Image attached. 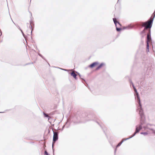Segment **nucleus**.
I'll return each mask as SVG.
<instances>
[{"mask_svg": "<svg viewBox=\"0 0 155 155\" xmlns=\"http://www.w3.org/2000/svg\"><path fill=\"white\" fill-rule=\"evenodd\" d=\"M153 17H151L148 20L144 22H141L139 23L137 25L138 26H140V28L144 27V29L141 31L140 35L147 34V37L146 38V51L147 52H149V42L151 40L150 35V29L151 28L154 18L155 17V10L153 13Z\"/></svg>", "mask_w": 155, "mask_h": 155, "instance_id": "f257e3e1", "label": "nucleus"}, {"mask_svg": "<svg viewBox=\"0 0 155 155\" xmlns=\"http://www.w3.org/2000/svg\"><path fill=\"white\" fill-rule=\"evenodd\" d=\"M138 112L140 116V123L139 125L136 126L135 131L137 132L138 131V133L139 132L140 130L143 128L144 130L149 129L151 130L153 133L155 134V130L153 129L150 128L149 127V126H151L152 125V124H147L146 126H143V125L145 124H146L145 117L144 115L143 110L138 111Z\"/></svg>", "mask_w": 155, "mask_h": 155, "instance_id": "f03ea898", "label": "nucleus"}, {"mask_svg": "<svg viewBox=\"0 0 155 155\" xmlns=\"http://www.w3.org/2000/svg\"><path fill=\"white\" fill-rule=\"evenodd\" d=\"M134 89V91L135 92L134 96L135 98L138 103V105L137 106V110H138V111L143 110L142 108V105L141 104L140 100V99L139 95L137 91V90L136 88Z\"/></svg>", "mask_w": 155, "mask_h": 155, "instance_id": "7ed1b4c3", "label": "nucleus"}, {"mask_svg": "<svg viewBox=\"0 0 155 155\" xmlns=\"http://www.w3.org/2000/svg\"><path fill=\"white\" fill-rule=\"evenodd\" d=\"M52 131H53V142H52V148H53V143H55V142L57 141L58 139V134L59 133V132H54L53 130L52 129ZM53 152H54V149H53Z\"/></svg>", "mask_w": 155, "mask_h": 155, "instance_id": "20e7f679", "label": "nucleus"}, {"mask_svg": "<svg viewBox=\"0 0 155 155\" xmlns=\"http://www.w3.org/2000/svg\"><path fill=\"white\" fill-rule=\"evenodd\" d=\"M113 19L116 26V31L118 32L122 30V29L121 28L118 27L117 24L118 21H117V19L116 18H113Z\"/></svg>", "mask_w": 155, "mask_h": 155, "instance_id": "39448f33", "label": "nucleus"}, {"mask_svg": "<svg viewBox=\"0 0 155 155\" xmlns=\"http://www.w3.org/2000/svg\"><path fill=\"white\" fill-rule=\"evenodd\" d=\"M76 73L79 76L82 82L86 86L88 87V88H89V87H88V85L86 82L85 80L83 78H81V76L79 73L77 71L76 72Z\"/></svg>", "mask_w": 155, "mask_h": 155, "instance_id": "423d86ee", "label": "nucleus"}, {"mask_svg": "<svg viewBox=\"0 0 155 155\" xmlns=\"http://www.w3.org/2000/svg\"><path fill=\"white\" fill-rule=\"evenodd\" d=\"M70 124V123L68 121H67L65 123V125H64L63 126L62 128H61V129H59V127L58 128V130H60L61 131H62L65 127L67 128H68L69 126V125Z\"/></svg>", "mask_w": 155, "mask_h": 155, "instance_id": "0eeeda50", "label": "nucleus"}, {"mask_svg": "<svg viewBox=\"0 0 155 155\" xmlns=\"http://www.w3.org/2000/svg\"><path fill=\"white\" fill-rule=\"evenodd\" d=\"M99 64V62L97 61H95L94 62H93L91 63V64L89 65L88 66V67L90 68H93L95 67L97 65Z\"/></svg>", "mask_w": 155, "mask_h": 155, "instance_id": "6e6552de", "label": "nucleus"}, {"mask_svg": "<svg viewBox=\"0 0 155 155\" xmlns=\"http://www.w3.org/2000/svg\"><path fill=\"white\" fill-rule=\"evenodd\" d=\"M105 65V63L104 62H102L96 68L95 70L97 71L99 70L100 69L102 68L103 66Z\"/></svg>", "mask_w": 155, "mask_h": 155, "instance_id": "1a4fd4ad", "label": "nucleus"}, {"mask_svg": "<svg viewBox=\"0 0 155 155\" xmlns=\"http://www.w3.org/2000/svg\"><path fill=\"white\" fill-rule=\"evenodd\" d=\"M87 117V118L88 119H87V121L92 120H93L94 118H95V117L94 115H92L90 114L88 115Z\"/></svg>", "mask_w": 155, "mask_h": 155, "instance_id": "9d476101", "label": "nucleus"}, {"mask_svg": "<svg viewBox=\"0 0 155 155\" xmlns=\"http://www.w3.org/2000/svg\"><path fill=\"white\" fill-rule=\"evenodd\" d=\"M69 74H70L71 76L73 77L75 79H78V78L77 77V75L74 72V71H73L71 73H69Z\"/></svg>", "mask_w": 155, "mask_h": 155, "instance_id": "9b49d317", "label": "nucleus"}, {"mask_svg": "<svg viewBox=\"0 0 155 155\" xmlns=\"http://www.w3.org/2000/svg\"><path fill=\"white\" fill-rule=\"evenodd\" d=\"M30 26H29V28L31 29V35H32V31H33V30L34 29V27H32V25H34V24L33 23V22L31 20H30Z\"/></svg>", "mask_w": 155, "mask_h": 155, "instance_id": "f8f14e48", "label": "nucleus"}, {"mask_svg": "<svg viewBox=\"0 0 155 155\" xmlns=\"http://www.w3.org/2000/svg\"><path fill=\"white\" fill-rule=\"evenodd\" d=\"M132 28L133 26H132L131 25H129L127 26L123 27L122 29L123 30H124L125 29H130Z\"/></svg>", "mask_w": 155, "mask_h": 155, "instance_id": "ddd939ff", "label": "nucleus"}, {"mask_svg": "<svg viewBox=\"0 0 155 155\" xmlns=\"http://www.w3.org/2000/svg\"><path fill=\"white\" fill-rule=\"evenodd\" d=\"M96 122L100 126L101 129H102L104 132L105 134L106 135V134L105 132V130H106V128H104L101 125V124L99 123V122L98 121H96Z\"/></svg>", "mask_w": 155, "mask_h": 155, "instance_id": "4468645a", "label": "nucleus"}, {"mask_svg": "<svg viewBox=\"0 0 155 155\" xmlns=\"http://www.w3.org/2000/svg\"><path fill=\"white\" fill-rule=\"evenodd\" d=\"M122 143H121L120 142H119L118 144H117L116 145V148L115 149H114V154H115V153H116V150H117V148L120 147L121 145V144H122Z\"/></svg>", "mask_w": 155, "mask_h": 155, "instance_id": "2eb2a0df", "label": "nucleus"}, {"mask_svg": "<svg viewBox=\"0 0 155 155\" xmlns=\"http://www.w3.org/2000/svg\"><path fill=\"white\" fill-rule=\"evenodd\" d=\"M43 114L44 115V118H48V120H49L51 118L47 114L43 112Z\"/></svg>", "mask_w": 155, "mask_h": 155, "instance_id": "dca6fc26", "label": "nucleus"}, {"mask_svg": "<svg viewBox=\"0 0 155 155\" xmlns=\"http://www.w3.org/2000/svg\"><path fill=\"white\" fill-rule=\"evenodd\" d=\"M148 134V133L147 132H141L140 133V134H143L144 136L147 135Z\"/></svg>", "mask_w": 155, "mask_h": 155, "instance_id": "f3484780", "label": "nucleus"}, {"mask_svg": "<svg viewBox=\"0 0 155 155\" xmlns=\"http://www.w3.org/2000/svg\"><path fill=\"white\" fill-rule=\"evenodd\" d=\"M18 26V28L21 31V33L23 35V36H24V38H25V35L24 34V33L22 30L21 29V28H20L19 27V26Z\"/></svg>", "mask_w": 155, "mask_h": 155, "instance_id": "a211bd4d", "label": "nucleus"}, {"mask_svg": "<svg viewBox=\"0 0 155 155\" xmlns=\"http://www.w3.org/2000/svg\"><path fill=\"white\" fill-rule=\"evenodd\" d=\"M38 55L40 56V57H41L42 58V59H43L44 60H45V61H46V59L41 54H40V53H38Z\"/></svg>", "mask_w": 155, "mask_h": 155, "instance_id": "6ab92c4d", "label": "nucleus"}, {"mask_svg": "<svg viewBox=\"0 0 155 155\" xmlns=\"http://www.w3.org/2000/svg\"><path fill=\"white\" fill-rule=\"evenodd\" d=\"M56 68H59V69H61V70H63L64 71H68L69 70H67V69H65L62 68H59V67H57Z\"/></svg>", "mask_w": 155, "mask_h": 155, "instance_id": "aec40b11", "label": "nucleus"}, {"mask_svg": "<svg viewBox=\"0 0 155 155\" xmlns=\"http://www.w3.org/2000/svg\"><path fill=\"white\" fill-rule=\"evenodd\" d=\"M45 155H50V154L45 150L44 152Z\"/></svg>", "mask_w": 155, "mask_h": 155, "instance_id": "412c9836", "label": "nucleus"}, {"mask_svg": "<svg viewBox=\"0 0 155 155\" xmlns=\"http://www.w3.org/2000/svg\"><path fill=\"white\" fill-rule=\"evenodd\" d=\"M129 82L130 83V85H132V84H134L133 82H132V80L131 79H129Z\"/></svg>", "mask_w": 155, "mask_h": 155, "instance_id": "4be33fe9", "label": "nucleus"}, {"mask_svg": "<svg viewBox=\"0 0 155 155\" xmlns=\"http://www.w3.org/2000/svg\"><path fill=\"white\" fill-rule=\"evenodd\" d=\"M137 132H138V131H137V132H135V131L134 132V133L132 135V136L133 137H134V136L137 133Z\"/></svg>", "mask_w": 155, "mask_h": 155, "instance_id": "5701e85b", "label": "nucleus"}, {"mask_svg": "<svg viewBox=\"0 0 155 155\" xmlns=\"http://www.w3.org/2000/svg\"><path fill=\"white\" fill-rule=\"evenodd\" d=\"M118 27L121 28V27L122 26V25L119 22H118Z\"/></svg>", "mask_w": 155, "mask_h": 155, "instance_id": "b1692460", "label": "nucleus"}, {"mask_svg": "<svg viewBox=\"0 0 155 155\" xmlns=\"http://www.w3.org/2000/svg\"><path fill=\"white\" fill-rule=\"evenodd\" d=\"M125 139H123L122 140L120 141L121 143H122L124 142V141H125Z\"/></svg>", "mask_w": 155, "mask_h": 155, "instance_id": "393cba45", "label": "nucleus"}, {"mask_svg": "<svg viewBox=\"0 0 155 155\" xmlns=\"http://www.w3.org/2000/svg\"><path fill=\"white\" fill-rule=\"evenodd\" d=\"M12 65L14 66H20L21 65V64H12Z\"/></svg>", "mask_w": 155, "mask_h": 155, "instance_id": "a878e982", "label": "nucleus"}, {"mask_svg": "<svg viewBox=\"0 0 155 155\" xmlns=\"http://www.w3.org/2000/svg\"><path fill=\"white\" fill-rule=\"evenodd\" d=\"M33 64V62H31V63H27V64H25V65H29V64Z\"/></svg>", "mask_w": 155, "mask_h": 155, "instance_id": "bb28decb", "label": "nucleus"}, {"mask_svg": "<svg viewBox=\"0 0 155 155\" xmlns=\"http://www.w3.org/2000/svg\"><path fill=\"white\" fill-rule=\"evenodd\" d=\"M132 86L133 88V89L135 88H136L135 87L134 84H132Z\"/></svg>", "mask_w": 155, "mask_h": 155, "instance_id": "cd10ccee", "label": "nucleus"}, {"mask_svg": "<svg viewBox=\"0 0 155 155\" xmlns=\"http://www.w3.org/2000/svg\"><path fill=\"white\" fill-rule=\"evenodd\" d=\"M129 139H130V138L128 137V138H127L125 139V140L126 141V140H129Z\"/></svg>", "mask_w": 155, "mask_h": 155, "instance_id": "c85d7f7f", "label": "nucleus"}, {"mask_svg": "<svg viewBox=\"0 0 155 155\" xmlns=\"http://www.w3.org/2000/svg\"><path fill=\"white\" fill-rule=\"evenodd\" d=\"M133 137L131 135V136H130L129 137L130 138V139L131 138Z\"/></svg>", "mask_w": 155, "mask_h": 155, "instance_id": "c756f323", "label": "nucleus"}, {"mask_svg": "<svg viewBox=\"0 0 155 155\" xmlns=\"http://www.w3.org/2000/svg\"><path fill=\"white\" fill-rule=\"evenodd\" d=\"M30 13L31 15V17H32V13L31 12H30Z\"/></svg>", "mask_w": 155, "mask_h": 155, "instance_id": "7c9ffc66", "label": "nucleus"}, {"mask_svg": "<svg viewBox=\"0 0 155 155\" xmlns=\"http://www.w3.org/2000/svg\"><path fill=\"white\" fill-rule=\"evenodd\" d=\"M4 112H0V113H4Z\"/></svg>", "mask_w": 155, "mask_h": 155, "instance_id": "2f4dec72", "label": "nucleus"}, {"mask_svg": "<svg viewBox=\"0 0 155 155\" xmlns=\"http://www.w3.org/2000/svg\"><path fill=\"white\" fill-rule=\"evenodd\" d=\"M12 21L14 23V24L15 25H16L15 23L12 20Z\"/></svg>", "mask_w": 155, "mask_h": 155, "instance_id": "473e14b6", "label": "nucleus"}, {"mask_svg": "<svg viewBox=\"0 0 155 155\" xmlns=\"http://www.w3.org/2000/svg\"><path fill=\"white\" fill-rule=\"evenodd\" d=\"M53 79L54 80V77L53 78Z\"/></svg>", "mask_w": 155, "mask_h": 155, "instance_id": "72a5a7b5", "label": "nucleus"}, {"mask_svg": "<svg viewBox=\"0 0 155 155\" xmlns=\"http://www.w3.org/2000/svg\"><path fill=\"white\" fill-rule=\"evenodd\" d=\"M119 0H118L117 2H119Z\"/></svg>", "mask_w": 155, "mask_h": 155, "instance_id": "f704fd0d", "label": "nucleus"}, {"mask_svg": "<svg viewBox=\"0 0 155 155\" xmlns=\"http://www.w3.org/2000/svg\"><path fill=\"white\" fill-rule=\"evenodd\" d=\"M48 65H49V66H50V64H49V63H48Z\"/></svg>", "mask_w": 155, "mask_h": 155, "instance_id": "c9c22d12", "label": "nucleus"}, {"mask_svg": "<svg viewBox=\"0 0 155 155\" xmlns=\"http://www.w3.org/2000/svg\"><path fill=\"white\" fill-rule=\"evenodd\" d=\"M141 83H142V82H140V84H141Z\"/></svg>", "mask_w": 155, "mask_h": 155, "instance_id": "e433bc0d", "label": "nucleus"}, {"mask_svg": "<svg viewBox=\"0 0 155 155\" xmlns=\"http://www.w3.org/2000/svg\"><path fill=\"white\" fill-rule=\"evenodd\" d=\"M49 132H50V130H49V131H48V133H49Z\"/></svg>", "mask_w": 155, "mask_h": 155, "instance_id": "4c0bfd02", "label": "nucleus"}]
</instances>
